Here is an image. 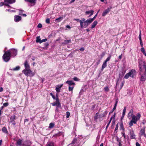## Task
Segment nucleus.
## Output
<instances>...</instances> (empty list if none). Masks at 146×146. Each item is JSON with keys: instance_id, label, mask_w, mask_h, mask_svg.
I'll use <instances>...</instances> for the list:
<instances>
[{"instance_id": "1", "label": "nucleus", "mask_w": 146, "mask_h": 146, "mask_svg": "<svg viewBox=\"0 0 146 146\" xmlns=\"http://www.w3.org/2000/svg\"><path fill=\"white\" fill-rule=\"evenodd\" d=\"M139 66L140 68L139 74L141 81L145 82L146 79V66L145 61L140 60L139 61Z\"/></svg>"}, {"instance_id": "2", "label": "nucleus", "mask_w": 146, "mask_h": 146, "mask_svg": "<svg viewBox=\"0 0 146 146\" xmlns=\"http://www.w3.org/2000/svg\"><path fill=\"white\" fill-rule=\"evenodd\" d=\"M141 115L140 113H138L136 116L133 114V110L132 109L130 110L127 115V117L131 119L132 117V119L129 123V125L131 127L133 125V123L136 124L137 121L140 119Z\"/></svg>"}, {"instance_id": "3", "label": "nucleus", "mask_w": 146, "mask_h": 146, "mask_svg": "<svg viewBox=\"0 0 146 146\" xmlns=\"http://www.w3.org/2000/svg\"><path fill=\"white\" fill-rule=\"evenodd\" d=\"M13 56L16 55L17 54V51L15 49H11L10 51H7L5 52L3 56V58L5 62H7L9 61L10 58L11 54Z\"/></svg>"}, {"instance_id": "4", "label": "nucleus", "mask_w": 146, "mask_h": 146, "mask_svg": "<svg viewBox=\"0 0 146 146\" xmlns=\"http://www.w3.org/2000/svg\"><path fill=\"white\" fill-rule=\"evenodd\" d=\"M22 140L21 139L18 140L16 142V145L17 146H30L32 144L31 141L29 140L25 141L22 144Z\"/></svg>"}, {"instance_id": "5", "label": "nucleus", "mask_w": 146, "mask_h": 146, "mask_svg": "<svg viewBox=\"0 0 146 146\" xmlns=\"http://www.w3.org/2000/svg\"><path fill=\"white\" fill-rule=\"evenodd\" d=\"M22 72L26 76L32 77L35 75V73L33 72L30 69H25L22 71Z\"/></svg>"}, {"instance_id": "6", "label": "nucleus", "mask_w": 146, "mask_h": 146, "mask_svg": "<svg viewBox=\"0 0 146 146\" xmlns=\"http://www.w3.org/2000/svg\"><path fill=\"white\" fill-rule=\"evenodd\" d=\"M81 19L82 21H80V25L81 28H86L87 27L88 25L85 19L84 18H82Z\"/></svg>"}, {"instance_id": "7", "label": "nucleus", "mask_w": 146, "mask_h": 146, "mask_svg": "<svg viewBox=\"0 0 146 146\" xmlns=\"http://www.w3.org/2000/svg\"><path fill=\"white\" fill-rule=\"evenodd\" d=\"M58 94H56V96L57 97L56 99V102L52 103L51 104L53 106H56L58 107H61V105L59 102V99L58 97Z\"/></svg>"}, {"instance_id": "8", "label": "nucleus", "mask_w": 146, "mask_h": 146, "mask_svg": "<svg viewBox=\"0 0 146 146\" xmlns=\"http://www.w3.org/2000/svg\"><path fill=\"white\" fill-rule=\"evenodd\" d=\"M15 0H4L5 4L6 5V6H9L8 3H15Z\"/></svg>"}, {"instance_id": "9", "label": "nucleus", "mask_w": 146, "mask_h": 146, "mask_svg": "<svg viewBox=\"0 0 146 146\" xmlns=\"http://www.w3.org/2000/svg\"><path fill=\"white\" fill-rule=\"evenodd\" d=\"M111 8L112 7H110V8H108L105 10H104L102 14V16L103 17L105 16L110 11V10L111 9Z\"/></svg>"}, {"instance_id": "10", "label": "nucleus", "mask_w": 146, "mask_h": 146, "mask_svg": "<svg viewBox=\"0 0 146 146\" xmlns=\"http://www.w3.org/2000/svg\"><path fill=\"white\" fill-rule=\"evenodd\" d=\"M129 73L130 75V77L133 78L134 76L136 74V71L135 70L132 69Z\"/></svg>"}, {"instance_id": "11", "label": "nucleus", "mask_w": 146, "mask_h": 146, "mask_svg": "<svg viewBox=\"0 0 146 146\" xmlns=\"http://www.w3.org/2000/svg\"><path fill=\"white\" fill-rule=\"evenodd\" d=\"M130 136L131 139H135V135L134 133L133 129H131L130 132Z\"/></svg>"}, {"instance_id": "12", "label": "nucleus", "mask_w": 146, "mask_h": 146, "mask_svg": "<svg viewBox=\"0 0 146 146\" xmlns=\"http://www.w3.org/2000/svg\"><path fill=\"white\" fill-rule=\"evenodd\" d=\"M145 128L141 129L140 131L139 135L140 136H144L145 137H146V135L145 133Z\"/></svg>"}, {"instance_id": "13", "label": "nucleus", "mask_w": 146, "mask_h": 146, "mask_svg": "<svg viewBox=\"0 0 146 146\" xmlns=\"http://www.w3.org/2000/svg\"><path fill=\"white\" fill-rule=\"evenodd\" d=\"M94 11L92 10H90L89 11H86L85 13L86 15H88L90 14V15L89 16V17H91L92 15H93V13Z\"/></svg>"}, {"instance_id": "14", "label": "nucleus", "mask_w": 146, "mask_h": 146, "mask_svg": "<svg viewBox=\"0 0 146 146\" xmlns=\"http://www.w3.org/2000/svg\"><path fill=\"white\" fill-rule=\"evenodd\" d=\"M21 17L20 16L18 15L15 16L14 20L15 22H17L21 20Z\"/></svg>"}, {"instance_id": "15", "label": "nucleus", "mask_w": 146, "mask_h": 146, "mask_svg": "<svg viewBox=\"0 0 146 146\" xmlns=\"http://www.w3.org/2000/svg\"><path fill=\"white\" fill-rule=\"evenodd\" d=\"M63 85V84H62L60 85H57V87H56V91L58 92H60L61 88L62 87Z\"/></svg>"}, {"instance_id": "16", "label": "nucleus", "mask_w": 146, "mask_h": 146, "mask_svg": "<svg viewBox=\"0 0 146 146\" xmlns=\"http://www.w3.org/2000/svg\"><path fill=\"white\" fill-rule=\"evenodd\" d=\"M66 83L68 84L70 86L72 85L74 86L75 85V83L72 80H68L66 82Z\"/></svg>"}, {"instance_id": "17", "label": "nucleus", "mask_w": 146, "mask_h": 146, "mask_svg": "<svg viewBox=\"0 0 146 146\" xmlns=\"http://www.w3.org/2000/svg\"><path fill=\"white\" fill-rule=\"evenodd\" d=\"M94 19L92 18H89L86 20V22L88 25L92 23L94 20Z\"/></svg>"}, {"instance_id": "18", "label": "nucleus", "mask_w": 146, "mask_h": 146, "mask_svg": "<svg viewBox=\"0 0 146 146\" xmlns=\"http://www.w3.org/2000/svg\"><path fill=\"white\" fill-rule=\"evenodd\" d=\"M24 66L25 68V69H30V67L27 60L25 61L24 63Z\"/></svg>"}, {"instance_id": "19", "label": "nucleus", "mask_w": 146, "mask_h": 146, "mask_svg": "<svg viewBox=\"0 0 146 146\" xmlns=\"http://www.w3.org/2000/svg\"><path fill=\"white\" fill-rule=\"evenodd\" d=\"M98 21H95L92 24L91 27V29H92L94 28L98 24Z\"/></svg>"}, {"instance_id": "20", "label": "nucleus", "mask_w": 146, "mask_h": 146, "mask_svg": "<svg viewBox=\"0 0 146 146\" xmlns=\"http://www.w3.org/2000/svg\"><path fill=\"white\" fill-rule=\"evenodd\" d=\"M15 116L14 115H12L10 118V122H13V121H14L15 119Z\"/></svg>"}, {"instance_id": "21", "label": "nucleus", "mask_w": 146, "mask_h": 146, "mask_svg": "<svg viewBox=\"0 0 146 146\" xmlns=\"http://www.w3.org/2000/svg\"><path fill=\"white\" fill-rule=\"evenodd\" d=\"M107 66V63L104 62L102 66V70H103L104 69L106 68Z\"/></svg>"}, {"instance_id": "22", "label": "nucleus", "mask_w": 146, "mask_h": 146, "mask_svg": "<svg viewBox=\"0 0 146 146\" xmlns=\"http://www.w3.org/2000/svg\"><path fill=\"white\" fill-rule=\"evenodd\" d=\"M126 110V107H124V109H123V112L122 113V117H124L125 115Z\"/></svg>"}, {"instance_id": "23", "label": "nucleus", "mask_w": 146, "mask_h": 146, "mask_svg": "<svg viewBox=\"0 0 146 146\" xmlns=\"http://www.w3.org/2000/svg\"><path fill=\"white\" fill-rule=\"evenodd\" d=\"M63 19V17H59L58 18L56 19L55 20V21H56L58 22L61 21Z\"/></svg>"}, {"instance_id": "24", "label": "nucleus", "mask_w": 146, "mask_h": 146, "mask_svg": "<svg viewBox=\"0 0 146 146\" xmlns=\"http://www.w3.org/2000/svg\"><path fill=\"white\" fill-rule=\"evenodd\" d=\"M20 69V67L19 66H17L15 68L11 69V70L13 71H17L19 70Z\"/></svg>"}, {"instance_id": "25", "label": "nucleus", "mask_w": 146, "mask_h": 146, "mask_svg": "<svg viewBox=\"0 0 146 146\" xmlns=\"http://www.w3.org/2000/svg\"><path fill=\"white\" fill-rule=\"evenodd\" d=\"M25 1L29 2L31 3H36V0H25Z\"/></svg>"}, {"instance_id": "26", "label": "nucleus", "mask_w": 146, "mask_h": 146, "mask_svg": "<svg viewBox=\"0 0 146 146\" xmlns=\"http://www.w3.org/2000/svg\"><path fill=\"white\" fill-rule=\"evenodd\" d=\"M2 131L4 133H8V131L7 129L5 127H4L2 129Z\"/></svg>"}, {"instance_id": "27", "label": "nucleus", "mask_w": 146, "mask_h": 146, "mask_svg": "<svg viewBox=\"0 0 146 146\" xmlns=\"http://www.w3.org/2000/svg\"><path fill=\"white\" fill-rule=\"evenodd\" d=\"M40 41H41V40L40 38V36H37L36 38V42H39L40 43Z\"/></svg>"}, {"instance_id": "28", "label": "nucleus", "mask_w": 146, "mask_h": 146, "mask_svg": "<svg viewBox=\"0 0 146 146\" xmlns=\"http://www.w3.org/2000/svg\"><path fill=\"white\" fill-rule=\"evenodd\" d=\"M54 125V123H50L49 124V128H53Z\"/></svg>"}, {"instance_id": "29", "label": "nucleus", "mask_w": 146, "mask_h": 146, "mask_svg": "<svg viewBox=\"0 0 146 146\" xmlns=\"http://www.w3.org/2000/svg\"><path fill=\"white\" fill-rule=\"evenodd\" d=\"M63 132H59L57 134H56L54 135V136H60V135H63Z\"/></svg>"}, {"instance_id": "30", "label": "nucleus", "mask_w": 146, "mask_h": 146, "mask_svg": "<svg viewBox=\"0 0 146 146\" xmlns=\"http://www.w3.org/2000/svg\"><path fill=\"white\" fill-rule=\"evenodd\" d=\"M46 146H54V144L52 143L48 142L47 143Z\"/></svg>"}, {"instance_id": "31", "label": "nucleus", "mask_w": 146, "mask_h": 146, "mask_svg": "<svg viewBox=\"0 0 146 146\" xmlns=\"http://www.w3.org/2000/svg\"><path fill=\"white\" fill-rule=\"evenodd\" d=\"M130 77V75L129 73H127L125 75L124 78L125 79H128L129 77Z\"/></svg>"}, {"instance_id": "32", "label": "nucleus", "mask_w": 146, "mask_h": 146, "mask_svg": "<svg viewBox=\"0 0 146 146\" xmlns=\"http://www.w3.org/2000/svg\"><path fill=\"white\" fill-rule=\"evenodd\" d=\"M74 86H70L69 87V89H68L69 91H72L74 88Z\"/></svg>"}, {"instance_id": "33", "label": "nucleus", "mask_w": 146, "mask_h": 146, "mask_svg": "<svg viewBox=\"0 0 146 146\" xmlns=\"http://www.w3.org/2000/svg\"><path fill=\"white\" fill-rule=\"evenodd\" d=\"M111 56H110L106 58V60H105V61L104 62H106V63H107L108 61L110 60V59L111 58Z\"/></svg>"}, {"instance_id": "34", "label": "nucleus", "mask_w": 146, "mask_h": 146, "mask_svg": "<svg viewBox=\"0 0 146 146\" xmlns=\"http://www.w3.org/2000/svg\"><path fill=\"white\" fill-rule=\"evenodd\" d=\"M104 90L106 92H108L109 90V89L108 87L106 86L104 88Z\"/></svg>"}, {"instance_id": "35", "label": "nucleus", "mask_w": 146, "mask_h": 146, "mask_svg": "<svg viewBox=\"0 0 146 146\" xmlns=\"http://www.w3.org/2000/svg\"><path fill=\"white\" fill-rule=\"evenodd\" d=\"M120 127L121 129L124 131V128H123V125L122 123H121L120 125Z\"/></svg>"}, {"instance_id": "36", "label": "nucleus", "mask_w": 146, "mask_h": 146, "mask_svg": "<svg viewBox=\"0 0 146 146\" xmlns=\"http://www.w3.org/2000/svg\"><path fill=\"white\" fill-rule=\"evenodd\" d=\"M121 134L124 137V138L125 139L126 137V135L124 131L121 132Z\"/></svg>"}, {"instance_id": "37", "label": "nucleus", "mask_w": 146, "mask_h": 146, "mask_svg": "<svg viewBox=\"0 0 146 146\" xmlns=\"http://www.w3.org/2000/svg\"><path fill=\"white\" fill-rule=\"evenodd\" d=\"M73 79L75 81H79L80 80L79 79H78L76 77L74 78H73Z\"/></svg>"}, {"instance_id": "38", "label": "nucleus", "mask_w": 146, "mask_h": 146, "mask_svg": "<svg viewBox=\"0 0 146 146\" xmlns=\"http://www.w3.org/2000/svg\"><path fill=\"white\" fill-rule=\"evenodd\" d=\"M66 118H68L70 116V113L69 112L67 111L66 112Z\"/></svg>"}, {"instance_id": "39", "label": "nucleus", "mask_w": 146, "mask_h": 146, "mask_svg": "<svg viewBox=\"0 0 146 146\" xmlns=\"http://www.w3.org/2000/svg\"><path fill=\"white\" fill-rule=\"evenodd\" d=\"M50 96H52L53 99H54H54L56 100V98L55 96L54 95H53V94L52 93H50Z\"/></svg>"}, {"instance_id": "40", "label": "nucleus", "mask_w": 146, "mask_h": 146, "mask_svg": "<svg viewBox=\"0 0 146 146\" xmlns=\"http://www.w3.org/2000/svg\"><path fill=\"white\" fill-rule=\"evenodd\" d=\"M100 10H98V11L97 13L96 14V15L93 18V19H94V20L96 18V17H97V15H98V13H99V11H100Z\"/></svg>"}, {"instance_id": "41", "label": "nucleus", "mask_w": 146, "mask_h": 146, "mask_svg": "<svg viewBox=\"0 0 146 146\" xmlns=\"http://www.w3.org/2000/svg\"><path fill=\"white\" fill-rule=\"evenodd\" d=\"M47 39H43L42 40H41V41L40 42V43H41L42 42H46L47 41Z\"/></svg>"}, {"instance_id": "42", "label": "nucleus", "mask_w": 146, "mask_h": 146, "mask_svg": "<svg viewBox=\"0 0 146 146\" xmlns=\"http://www.w3.org/2000/svg\"><path fill=\"white\" fill-rule=\"evenodd\" d=\"M139 40H141V31H140V33L139 36Z\"/></svg>"}, {"instance_id": "43", "label": "nucleus", "mask_w": 146, "mask_h": 146, "mask_svg": "<svg viewBox=\"0 0 146 146\" xmlns=\"http://www.w3.org/2000/svg\"><path fill=\"white\" fill-rule=\"evenodd\" d=\"M64 42L66 43H68L71 42V40H65Z\"/></svg>"}, {"instance_id": "44", "label": "nucleus", "mask_w": 146, "mask_h": 146, "mask_svg": "<svg viewBox=\"0 0 146 146\" xmlns=\"http://www.w3.org/2000/svg\"><path fill=\"white\" fill-rule=\"evenodd\" d=\"M77 138H75L73 140L72 143H74L77 140Z\"/></svg>"}, {"instance_id": "45", "label": "nucleus", "mask_w": 146, "mask_h": 146, "mask_svg": "<svg viewBox=\"0 0 146 146\" xmlns=\"http://www.w3.org/2000/svg\"><path fill=\"white\" fill-rule=\"evenodd\" d=\"M50 19H46V22L47 23L49 24L50 23Z\"/></svg>"}, {"instance_id": "46", "label": "nucleus", "mask_w": 146, "mask_h": 146, "mask_svg": "<svg viewBox=\"0 0 146 146\" xmlns=\"http://www.w3.org/2000/svg\"><path fill=\"white\" fill-rule=\"evenodd\" d=\"M23 12H24V11L20 10L19 14L20 15H23Z\"/></svg>"}, {"instance_id": "47", "label": "nucleus", "mask_w": 146, "mask_h": 146, "mask_svg": "<svg viewBox=\"0 0 146 146\" xmlns=\"http://www.w3.org/2000/svg\"><path fill=\"white\" fill-rule=\"evenodd\" d=\"M117 104L115 103L114 106L113 108V111H114L116 108V106H117Z\"/></svg>"}, {"instance_id": "48", "label": "nucleus", "mask_w": 146, "mask_h": 146, "mask_svg": "<svg viewBox=\"0 0 146 146\" xmlns=\"http://www.w3.org/2000/svg\"><path fill=\"white\" fill-rule=\"evenodd\" d=\"M124 83H125V82H124V81H123V82H122V83L121 85V86L120 88V89H121V88H122V87L123 86V85L124 84Z\"/></svg>"}, {"instance_id": "49", "label": "nucleus", "mask_w": 146, "mask_h": 146, "mask_svg": "<svg viewBox=\"0 0 146 146\" xmlns=\"http://www.w3.org/2000/svg\"><path fill=\"white\" fill-rule=\"evenodd\" d=\"M74 21H76L78 22H79L80 23V21H82V20H79V19H74Z\"/></svg>"}, {"instance_id": "50", "label": "nucleus", "mask_w": 146, "mask_h": 146, "mask_svg": "<svg viewBox=\"0 0 146 146\" xmlns=\"http://www.w3.org/2000/svg\"><path fill=\"white\" fill-rule=\"evenodd\" d=\"M3 5H6L5 4V2L4 3L1 2V3H0V6H2Z\"/></svg>"}, {"instance_id": "51", "label": "nucleus", "mask_w": 146, "mask_h": 146, "mask_svg": "<svg viewBox=\"0 0 146 146\" xmlns=\"http://www.w3.org/2000/svg\"><path fill=\"white\" fill-rule=\"evenodd\" d=\"M42 25L41 24L39 23L37 25V27L39 28H40L42 27Z\"/></svg>"}, {"instance_id": "52", "label": "nucleus", "mask_w": 146, "mask_h": 146, "mask_svg": "<svg viewBox=\"0 0 146 146\" xmlns=\"http://www.w3.org/2000/svg\"><path fill=\"white\" fill-rule=\"evenodd\" d=\"M8 105V103H5L3 104V105L5 107H6Z\"/></svg>"}, {"instance_id": "53", "label": "nucleus", "mask_w": 146, "mask_h": 146, "mask_svg": "<svg viewBox=\"0 0 146 146\" xmlns=\"http://www.w3.org/2000/svg\"><path fill=\"white\" fill-rule=\"evenodd\" d=\"M141 50L142 52L145 51V49L143 47H142L141 48Z\"/></svg>"}, {"instance_id": "54", "label": "nucleus", "mask_w": 146, "mask_h": 146, "mask_svg": "<svg viewBox=\"0 0 146 146\" xmlns=\"http://www.w3.org/2000/svg\"><path fill=\"white\" fill-rule=\"evenodd\" d=\"M98 113H96V116L94 117V118L95 119H97L98 118Z\"/></svg>"}, {"instance_id": "55", "label": "nucleus", "mask_w": 146, "mask_h": 146, "mask_svg": "<svg viewBox=\"0 0 146 146\" xmlns=\"http://www.w3.org/2000/svg\"><path fill=\"white\" fill-rule=\"evenodd\" d=\"M140 44L141 46H143V42H142V40H140Z\"/></svg>"}, {"instance_id": "56", "label": "nucleus", "mask_w": 146, "mask_h": 146, "mask_svg": "<svg viewBox=\"0 0 146 146\" xmlns=\"http://www.w3.org/2000/svg\"><path fill=\"white\" fill-rule=\"evenodd\" d=\"M108 113V111H105V112H104V115H103L102 116V117H104L106 116V115L107 114V113Z\"/></svg>"}, {"instance_id": "57", "label": "nucleus", "mask_w": 146, "mask_h": 146, "mask_svg": "<svg viewBox=\"0 0 146 146\" xmlns=\"http://www.w3.org/2000/svg\"><path fill=\"white\" fill-rule=\"evenodd\" d=\"M118 128V125L117 124L116 125V127L115 129V131H116L117 130Z\"/></svg>"}, {"instance_id": "58", "label": "nucleus", "mask_w": 146, "mask_h": 146, "mask_svg": "<svg viewBox=\"0 0 146 146\" xmlns=\"http://www.w3.org/2000/svg\"><path fill=\"white\" fill-rule=\"evenodd\" d=\"M136 146H140V145L138 142H137L136 143Z\"/></svg>"}, {"instance_id": "59", "label": "nucleus", "mask_w": 146, "mask_h": 146, "mask_svg": "<svg viewBox=\"0 0 146 146\" xmlns=\"http://www.w3.org/2000/svg\"><path fill=\"white\" fill-rule=\"evenodd\" d=\"M113 117H111L110 118V121H109V123L108 124V125H109V124L111 122V120L112 119V118H113Z\"/></svg>"}, {"instance_id": "60", "label": "nucleus", "mask_w": 146, "mask_h": 146, "mask_svg": "<svg viewBox=\"0 0 146 146\" xmlns=\"http://www.w3.org/2000/svg\"><path fill=\"white\" fill-rule=\"evenodd\" d=\"M80 50L81 51H84V48L82 47V48H80Z\"/></svg>"}, {"instance_id": "61", "label": "nucleus", "mask_w": 146, "mask_h": 146, "mask_svg": "<svg viewBox=\"0 0 146 146\" xmlns=\"http://www.w3.org/2000/svg\"><path fill=\"white\" fill-rule=\"evenodd\" d=\"M3 88L2 87L0 88V92H2L3 91Z\"/></svg>"}, {"instance_id": "62", "label": "nucleus", "mask_w": 146, "mask_h": 146, "mask_svg": "<svg viewBox=\"0 0 146 146\" xmlns=\"http://www.w3.org/2000/svg\"><path fill=\"white\" fill-rule=\"evenodd\" d=\"M66 27L68 29H70L71 28L70 26L68 25H67L66 26Z\"/></svg>"}, {"instance_id": "63", "label": "nucleus", "mask_w": 146, "mask_h": 146, "mask_svg": "<svg viewBox=\"0 0 146 146\" xmlns=\"http://www.w3.org/2000/svg\"><path fill=\"white\" fill-rule=\"evenodd\" d=\"M122 58V54L121 55L119 56V59H121Z\"/></svg>"}, {"instance_id": "64", "label": "nucleus", "mask_w": 146, "mask_h": 146, "mask_svg": "<svg viewBox=\"0 0 146 146\" xmlns=\"http://www.w3.org/2000/svg\"><path fill=\"white\" fill-rule=\"evenodd\" d=\"M118 145L119 146H122L120 142H119Z\"/></svg>"}]
</instances>
